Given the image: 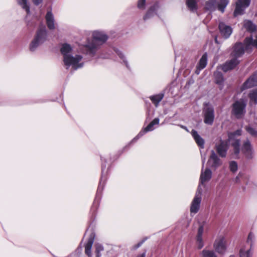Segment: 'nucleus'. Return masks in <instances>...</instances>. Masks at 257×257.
Returning a JSON list of instances; mask_svg holds the SVG:
<instances>
[{"label":"nucleus","mask_w":257,"mask_h":257,"mask_svg":"<svg viewBox=\"0 0 257 257\" xmlns=\"http://www.w3.org/2000/svg\"><path fill=\"white\" fill-rule=\"evenodd\" d=\"M108 39V35L103 31H94L92 33V38L88 40L83 46L84 53L88 56L96 60L99 59H109L113 52H115L122 60L126 67L130 69L128 62L123 53L115 47H110L100 50L102 46Z\"/></svg>","instance_id":"obj_1"},{"label":"nucleus","mask_w":257,"mask_h":257,"mask_svg":"<svg viewBox=\"0 0 257 257\" xmlns=\"http://www.w3.org/2000/svg\"><path fill=\"white\" fill-rule=\"evenodd\" d=\"M200 153L202 158V168L200 177V183L198 185L195 196L192 201L190 206V212L191 214H195L199 211L201 201L202 192H203V190H207V188L206 187V185L209 181V166L208 165L209 164V160H208L207 161L206 164V168L205 171L203 172V169L204 167V163L206 159L205 154L203 155L201 150Z\"/></svg>","instance_id":"obj_2"},{"label":"nucleus","mask_w":257,"mask_h":257,"mask_svg":"<svg viewBox=\"0 0 257 257\" xmlns=\"http://www.w3.org/2000/svg\"><path fill=\"white\" fill-rule=\"evenodd\" d=\"M60 51L63 56V65L66 69L71 68L75 71L83 67L84 63L82 61L83 56L79 54L73 55V48L70 45L63 44Z\"/></svg>","instance_id":"obj_3"},{"label":"nucleus","mask_w":257,"mask_h":257,"mask_svg":"<svg viewBox=\"0 0 257 257\" xmlns=\"http://www.w3.org/2000/svg\"><path fill=\"white\" fill-rule=\"evenodd\" d=\"M101 160L102 161L101 176L97 188L96 194L90 209V212L92 215H94L95 214L96 210L99 206L101 193L106 181L107 170H105L106 166V165L104 164V163L106 162V160L104 159H103L102 157L101 158Z\"/></svg>","instance_id":"obj_4"},{"label":"nucleus","mask_w":257,"mask_h":257,"mask_svg":"<svg viewBox=\"0 0 257 257\" xmlns=\"http://www.w3.org/2000/svg\"><path fill=\"white\" fill-rule=\"evenodd\" d=\"M48 32L45 27L40 28L37 31L34 39L29 45L31 51H35L37 48L43 44L47 39Z\"/></svg>","instance_id":"obj_5"},{"label":"nucleus","mask_w":257,"mask_h":257,"mask_svg":"<svg viewBox=\"0 0 257 257\" xmlns=\"http://www.w3.org/2000/svg\"><path fill=\"white\" fill-rule=\"evenodd\" d=\"M246 105V102L243 99L236 101L232 104V114L237 118H241L245 114Z\"/></svg>","instance_id":"obj_6"},{"label":"nucleus","mask_w":257,"mask_h":257,"mask_svg":"<svg viewBox=\"0 0 257 257\" xmlns=\"http://www.w3.org/2000/svg\"><path fill=\"white\" fill-rule=\"evenodd\" d=\"M160 119L158 117L154 118L145 128L142 129L140 133L132 140L129 145L136 142L146 133L151 132L155 129L154 126L159 124Z\"/></svg>","instance_id":"obj_7"},{"label":"nucleus","mask_w":257,"mask_h":257,"mask_svg":"<svg viewBox=\"0 0 257 257\" xmlns=\"http://www.w3.org/2000/svg\"><path fill=\"white\" fill-rule=\"evenodd\" d=\"M241 131L240 130H237L233 133L229 134L228 136V141L231 142V146L233 147V151L236 158H238V155L240 152V141L237 139H232V138L235 136H240Z\"/></svg>","instance_id":"obj_8"},{"label":"nucleus","mask_w":257,"mask_h":257,"mask_svg":"<svg viewBox=\"0 0 257 257\" xmlns=\"http://www.w3.org/2000/svg\"><path fill=\"white\" fill-rule=\"evenodd\" d=\"M250 3V0H237L233 12L234 16L237 17L243 14L244 10L249 6Z\"/></svg>","instance_id":"obj_9"},{"label":"nucleus","mask_w":257,"mask_h":257,"mask_svg":"<svg viewBox=\"0 0 257 257\" xmlns=\"http://www.w3.org/2000/svg\"><path fill=\"white\" fill-rule=\"evenodd\" d=\"M17 5L20 6L22 9L25 10L27 14L30 13V3L29 0H16ZM33 4L36 6H38L42 4L44 0H31Z\"/></svg>","instance_id":"obj_10"},{"label":"nucleus","mask_w":257,"mask_h":257,"mask_svg":"<svg viewBox=\"0 0 257 257\" xmlns=\"http://www.w3.org/2000/svg\"><path fill=\"white\" fill-rule=\"evenodd\" d=\"M215 250L219 253H223L226 247V241L225 237L220 235L217 237L213 244Z\"/></svg>","instance_id":"obj_11"},{"label":"nucleus","mask_w":257,"mask_h":257,"mask_svg":"<svg viewBox=\"0 0 257 257\" xmlns=\"http://www.w3.org/2000/svg\"><path fill=\"white\" fill-rule=\"evenodd\" d=\"M229 3L228 0H210V11L218 9L221 13L224 12V9Z\"/></svg>","instance_id":"obj_12"},{"label":"nucleus","mask_w":257,"mask_h":257,"mask_svg":"<svg viewBox=\"0 0 257 257\" xmlns=\"http://www.w3.org/2000/svg\"><path fill=\"white\" fill-rule=\"evenodd\" d=\"M241 151L247 159H251L252 157L253 150L251 143L248 140L244 141L241 147Z\"/></svg>","instance_id":"obj_13"},{"label":"nucleus","mask_w":257,"mask_h":257,"mask_svg":"<svg viewBox=\"0 0 257 257\" xmlns=\"http://www.w3.org/2000/svg\"><path fill=\"white\" fill-rule=\"evenodd\" d=\"M208 54L207 52H205L200 59L195 71L196 75H199L200 71L204 69L207 63Z\"/></svg>","instance_id":"obj_14"},{"label":"nucleus","mask_w":257,"mask_h":257,"mask_svg":"<svg viewBox=\"0 0 257 257\" xmlns=\"http://www.w3.org/2000/svg\"><path fill=\"white\" fill-rule=\"evenodd\" d=\"M257 85V74L249 78L243 84L241 87V90L251 88Z\"/></svg>","instance_id":"obj_15"},{"label":"nucleus","mask_w":257,"mask_h":257,"mask_svg":"<svg viewBox=\"0 0 257 257\" xmlns=\"http://www.w3.org/2000/svg\"><path fill=\"white\" fill-rule=\"evenodd\" d=\"M45 19L48 29L50 30H54L55 29L54 17L51 11L47 12Z\"/></svg>","instance_id":"obj_16"},{"label":"nucleus","mask_w":257,"mask_h":257,"mask_svg":"<svg viewBox=\"0 0 257 257\" xmlns=\"http://www.w3.org/2000/svg\"><path fill=\"white\" fill-rule=\"evenodd\" d=\"M203 231L204 228L203 226H200L196 236V244L197 248L199 249L204 246V241L202 238Z\"/></svg>","instance_id":"obj_17"},{"label":"nucleus","mask_w":257,"mask_h":257,"mask_svg":"<svg viewBox=\"0 0 257 257\" xmlns=\"http://www.w3.org/2000/svg\"><path fill=\"white\" fill-rule=\"evenodd\" d=\"M219 29L222 35L225 38H228L232 33V29L230 26L226 25L223 23H220Z\"/></svg>","instance_id":"obj_18"},{"label":"nucleus","mask_w":257,"mask_h":257,"mask_svg":"<svg viewBox=\"0 0 257 257\" xmlns=\"http://www.w3.org/2000/svg\"><path fill=\"white\" fill-rule=\"evenodd\" d=\"M228 149V143L226 141H221L220 144L216 146V150L221 157H224Z\"/></svg>","instance_id":"obj_19"},{"label":"nucleus","mask_w":257,"mask_h":257,"mask_svg":"<svg viewBox=\"0 0 257 257\" xmlns=\"http://www.w3.org/2000/svg\"><path fill=\"white\" fill-rule=\"evenodd\" d=\"M95 238V234L93 232H91L89 235V238L87 240V243L85 245V252L89 256L91 255V247L94 242Z\"/></svg>","instance_id":"obj_20"},{"label":"nucleus","mask_w":257,"mask_h":257,"mask_svg":"<svg viewBox=\"0 0 257 257\" xmlns=\"http://www.w3.org/2000/svg\"><path fill=\"white\" fill-rule=\"evenodd\" d=\"M191 134L200 149H203L204 147V141L203 139L200 137L198 132L195 130H192Z\"/></svg>","instance_id":"obj_21"},{"label":"nucleus","mask_w":257,"mask_h":257,"mask_svg":"<svg viewBox=\"0 0 257 257\" xmlns=\"http://www.w3.org/2000/svg\"><path fill=\"white\" fill-rule=\"evenodd\" d=\"M238 63L239 61L236 58H233L231 60L226 62L222 66V69L224 72H226L234 68Z\"/></svg>","instance_id":"obj_22"},{"label":"nucleus","mask_w":257,"mask_h":257,"mask_svg":"<svg viewBox=\"0 0 257 257\" xmlns=\"http://www.w3.org/2000/svg\"><path fill=\"white\" fill-rule=\"evenodd\" d=\"M158 8L159 5L158 3H156L150 7L146 15L143 17L144 20L147 21L154 17L156 14V11Z\"/></svg>","instance_id":"obj_23"},{"label":"nucleus","mask_w":257,"mask_h":257,"mask_svg":"<svg viewBox=\"0 0 257 257\" xmlns=\"http://www.w3.org/2000/svg\"><path fill=\"white\" fill-rule=\"evenodd\" d=\"M244 47L241 43H236L234 47L232 55L234 58H237L241 56L244 53Z\"/></svg>","instance_id":"obj_24"},{"label":"nucleus","mask_w":257,"mask_h":257,"mask_svg":"<svg viewBox=\"0 0 257 257\" xmlns=\"http://www.w3.org/2000/svg\"><path fill=\"white\" fill-rule=\"evenodd\" d=\"M164 97V93L161 92L157 94L151 95L149 97V98L155 107H157L159 105V103L162 101Z\"/></svg>","instance_id":"obj_25"},{"label":"nucleus","mask_w":257,"mask_h":257,"mask_svg":"<svg viewBox=\"0 0 257 257\" xmlns=\"http://www.w3.org/2000/svg\"><path fill=\"white\" fill-rule=\"evenodd\" d=\"M255 37L256 39L254 40L252 39V36H251L249 37H247L245 39L244 41V45L246 50L249 49L251 46H254L257 48V35Z\"/></svg>","instance_id":"obj_26"},{"label":"nucleus","mask_w":257,"mask_h":257,"mask_svg":"<svg viewBox=\"0 0 257 257\" xmlns=\"http://www.w3.org/2000/svg\"><path fill=\"white\" fill-rule=\"evenodd\" d=\"M221 164L220 160L213 151L212 152L211 156L210 157V164H211V167L215 169L220 166Z\"/></svg>","instance_id":"obj_27"},{"label":"nucleus","mask_w":257,"mask_h":257,"mask_svg":"<svg viewBox=\"0 0 257 257\" xmlns=\"http://www.w3.org/2000/svg\"><path fill=\"white\" fill-rule=\"evenodd\" d=\"M186 4L187 8L191 12L194 13L196 12L197 5L195 0H186Z\"/></svg>","instance_id":"obj_28"},{"label":"nucleus","mask_w":257,"mask_h":257,"mask_svg":"<svg viewBox=\"0 0 257 257\" xmlns=\"http://www.w3.org/2000/svg\"><path fill=\"white\" fill-rule=\"evenodd\" d=\"M243 26L247 31L250 32H254L256 29V26L250 21H245Z\"/></svg>","instance_id":"obj_29"},{"label":"nucleus","mask_w":257,"mask_h":257,"mask_svg":"<svg viewBox=\"0 0 257 257\" xmlns=\"http://www.w3.org/2000/svg\"><path fill=\"white\" fill-rule=\"evenodd\" d=\"M205 105L203 109L204 122L206 124H209V107L208 106V103H205Z\"/></svg>","instance_id":"obj_30"},{"label":"nucleus","mask_w":257,"mask_h":257,"mask_svg":"<svg viewBox=\"0 0 257 257\" xmlns=\"http://www.w3.org/2000/svg\"><path fill=\"white\" fill-rule=\"evenodd\" d=\"M248 96L251 102H254L255 104L257 103V89L251 91Z\"/></svg>","instance_id":"obj_31"},{"label":"nucleus","mask_w":257,"mask_h":257,"mask_svg":"<svg viewBox=\"0 0 257 257\" xmlns=\"http://www.w3.org/2000/svg\"><path fill=\"white\" fill-rule=\"evenodd\" d=\"M215 82L217 84H221L223 81L222 74L219 72H216L214 73Z\"/></svg>","instance_id":"obj_32"},{"label":"nucleus","mask_w":257,"mask_h":257,"mask_svg":"<svg viewBox=\"0 0 257 257\" xmlns=\"http://www.w3.org/2000/svg\"><path fill=\"white\" fill-rule=\"evenodd\" d=\"M245 129L252 136L257 137V131L253 128L250 126H246Z\"/></svg>","instance_id":"obj_33"},{"label":"nucleus","mask_w":257,"mask_h":257,"mask_svg":"<svg viewBox=\"0 0 257 257\" xmlns=\"http://www.w3.org/2000/svg\"><path fill=\"white\" fill-rule=\"evenodd\" d=\"M137 7L139 10H144L146 9V0H138Z\"/></svg>","instance_id":"obj_34"},{"label":"nucleus","mask_w":257,"mask_h":257,"mask_svg":"<svg viewBox=\"0 0 257 257\" xmlns=\"http://www.w3.org/2000/svg\"><path fill=\"white\" fill-rule=\"evenodd\" d=\"M240 257H251V253L250 250L244 251L242 249L240 250Z\"/></svg>","instance_id":"obj_35"},{"label":"nucleus","mask_w":257,"mask_h":257,"mask_svg":"<svg viewBox=\"0 0 257 257\" xmlns=\"http://www.w3.org/2000/svg\"><path fill=\"white\" fill-rule=\"evenodd\" d=\"M229 168L231 171L235 172L237 170V165L235 161H231L229 164Z\"/></svg>","instance_id":"obj_36"},{"label":"nucleus","mask_w":257,"mask_h":257,"mask_svg":"<svg viewBox=\"0 0 257 257\" xmlns=\"http://www.w3.org/2000/svg\"><path fill=\"white\" fill-rule=\"evenodd\" d=\"M103 250V247L100 244H97L96 246V257H100V252Z\"/></svg>","instance_id":"obj_37"},{"label":"nucleus","mask_w":257,"mask_h":257,"mask_svg":"<svg viewBox=\"0 0 257 257\" xmlns=\"http://www.w3.org/2000/svg\"><path fill=\"white\" fill-rule=\"evenodd\" d=\"M254 236L252 232H250L248 235L247 241L248 242H250V245H252V241L254 239Z\"/></svg>","instance_id":"obj_38"},{"label":"nucleus","mask_w":257,"mask_h":257,"mask_svg":"<svg viewBox=\"0 0 257 257\" xmlns=\"http://www.w3.org/2000/svg\"><path fill=\"white\" fill-rule=\"evenodd\" d=\"M202 257H209V249L207 247L202 251Z\"/></svg>","instance_id":"obj_39"},{"label":"nucleus","mask_w":257,"mask_h":257,"mask_svg":"<svg viewBox=\"0 0 257 257\" xmlns=\"http://www.w3.org/2000/svg\"><path fill=\"white\" fill-rule=\"evenodd\" d=\"M210 124H211L214 120L213 110L210 108Z\"/></svg>","instance_id":"obj_40"},{"label":"nucleus","mask_w":257,"mask_h":257,"mask_svg":"<svg viewBox=\"0 0 257 257\" xmlns=\"http://www.w3.org/2000/svg\"><path fill=\"white\" fill-rule=\"evenodd\" d=\"M146 240H147V238H145L144 239H143L142 241H141L140 242L138 243L137 244H136L134 246V248L137 249L138 248L140 247Z\"/></svg>","instance_id":"obj_41"},{"label":"nucleus","mask_w":257,"mask_h":257,"mask_svg":"<svg viewBox=\"0 0 257 257\" xmlns=\"http://www.w3.org/2000/svg\"><path fill=\"white\" fill-rule=\"evenodd\" d=\"M178 126H179L181 128L185 130L187 132H189V131L188 130V129L187 128V127L186 126H184L182 124H179Z\"/></svg>","instance_id":"obj_42"},{"label":"nucleus","mask_w":257,"mask_h":257,"mask_svg":"<svg viewBox=\"0 0 257 257\" xmlns=\"http://www.w3.org/2000/svg\"><path fill=\"white\" fill-rule=\"evenodd\" d=\"M210 257H216V255L214 252L210 251Z\"/></svg>","instance_id":"obj_43"},{"label":"nucleus","mask_w":257,"mask_h":257,"mask_svg":"<svg viewBox=\"0 0 257 257\" xmlns=\"http://www.w3.org/2000/svg\"><path fill=\"white\" fill-rule=\"evenodd\" d=\"M146 256V251L143 252V253L140 254L137 257H145Z\"/></svg>","instance_id":"obj_44"},{"label":"nucleus","mask_w":257,"mask_h":257,"mask_svg":"<svg viewBox=\"0 0 257 257\" xmlns=\"http://www.w3.org/2000/svg\"><path fill=\"white\" fill-rule=\"evenodd\" d=\"M208 4H209V2L208 1H206L205 2V8L206 10H208L209 9V8H208Z\"/></svg>","instance_id":"obj_45"},{"label":"nucleus","mask_w":257,"mask_h":257,"mask_svg":"<svg viewBox=\"0 0 257 257\" xmlns=\"http://www.w3.org/2000/svg\"><path fill=\"white\" fill-rule=\"evenodd\" d=\"M215 41L216 43H218L216 37H215Z\"/></svg>","instance_id":"obj_46"},{"label":"nucleus","mask_w":257,"mask_h":257,"mask_svg":"<svg viewBox=\"0 0 257 257\" xmlns=\"http://www.w3.org/2000/svg\"><path fill=\"white\" fill-rule=\"evenodd\" d=\"M209 177L210 178L211 177V172L210 171V176H209Z\"/></svg>","instance_id":"obj_47"}]
</instances>
